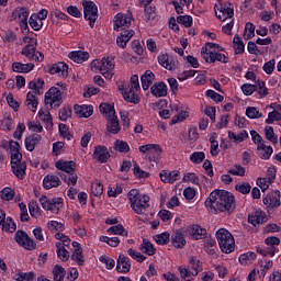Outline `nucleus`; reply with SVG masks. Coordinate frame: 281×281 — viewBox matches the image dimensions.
Wrapping results in <instances>:
<instances>
[{"instance_id": "1", "label": "nucleus", "mask_w": 281, "mask_h": 281, "mask_svg": "<svg viewBox=\"0 0 281 281\" xmlns=\"http://www.w3.org/2000/svg\"><path fill=\"white\" fill-rule=\"evenodd\" d=\"M205 206L213 212H234L236 210V199L228 191L214 190L206 199Z\"/></svg>"}, {"instance_id": "2", "label": "nucleus", "mask_w": 281, "mask_h": 281, "mask_svg": "<svg viewBox=\"0 0 281 281\" xmlns=\"http://www.w3.org/2000/svg\"><path fill=\"white\" fill-rule=\"evenodd\" d=\"M130 205L135 214H146V211L150 207V198L139 194L137 189H132L128 193Z\"/></svg>"}, {"instance_id": "3", "label": "nucleus", "mask_w": 281, "mask_h": 281, "mask_svg": "<svg viewBox=\"0 0 281 281\" xmlns=\"http://www.w3.org/2000/svg\"><path fill=\"white\" fill-rule=\"evenodd\" d=\"M217 243L220 245V249L223 254H232L234 251V247H236V241L234 240V236L229 231L225 228H220L216 232Z\"/></svg>"}, {"instance_id": "4", "label": "nucleus", "mask_w": 281, "mask_h": 281, "mask_svg": "<svg viewBox=\"0 0 281 281\" xmlns=\"http://www.w3.org/2000/svg\"><path fill=\"white\" fill-rule=\"evenodd\" d=\"M25 43H30L22 49V55L29 58V60H35L36 63H43V59L45 56L43 53L37 52L36 53V45L37 42L34 38L25 37L24 38Z\"/></svg>"}, {"instance_id": "5", "label": "nucleus", "mask_w": 281, "mask_h": 281, "mask_svg": "<svg viewBox=\"0 0 281 281\" xmlns=\"http://www.w3.org/2000/svg\"><path fill=\"white\" fill-rule=\"evenodd\" d=\"M29 16H30V12L25 7L16 8L12 12L10 21H15V23H19L23 34H30V26H27Z\"/></svg>"}, {"instance_id": "6", "label": "nucleus", "mask_w": 281, "mask_h": 281, "mask_svg": "<svg viewBox=\"0 0 281 281\" xmlns=\"http://www.w3.org/2000/svg\"><path fill=\"white\" fill-rule=\"evenodd\" d=\"M44 102L50 109H58L63 104V91L56 87H52L46 93Z\"/></svg>"}, {"instance_id": "7", "label": "nucleus", "mask_w": 281, "mask_h": 281, "mask_svg": "<svg viewBox=\"0 0 281 281\" xmlns=\"http://www.w3.org/2000/svg\"><path fill=\"white\" fill-rule=\"evenodd\" d=\"M82 5L86 21H89L90 27H93L98 21V5L93 1H83Z\"/></svg>"}, {"instance_id": "8", "label": "nucleus", "mask_w": 281, "mask_h": 281, "mask_svg": "<svg viewBox=\"0 0 281 281\" xmlns=\"http://www.w3.org/2000/svg\"><path fill=\"white\" fill-rule=\"evenodd\" d=\"M14 240L20 247L27 249V251H34L36 249L34 239L30 238V235L25 231H18L14 235Z\"/></svg>"}, {"instance_id": "9", "label": "nucleus", "mask_w": 281, "mask_h": 281, "mask_svg": "<svg viewBox=\"0 0 281 281\" xmlns=\"http://www.w3.org/2000/svg\"><path fill=\"white\" fill-rule=\"evenodd\" d=\"M40 203L44 210H48L54 214H58L60 207H63V199L61 198H54L52 200L47 199V196H42L40 199Z\"/></svg>"}, {"instance_id": "10", "label": "nucleus", "mask_w": 281, "mask_h": 281, "mask_svg": "<svg viewBox=\"0 0 281 281\" xmlns=\"http://www.w3.org/2000/svg\"><path fill=\"white\" fill-rule=\"evenodd\" d=\"M201 56L205 60V63L210 64L214 63L215 60H217L218 63H229V57L221 53L212 52L207 47H202Z\"/></svg>"}, {"instance_id": "11", "label": "nucleus", "mask_w": 281, "mask_h": 281, "mask_svg": "<svg viewBox=\"0 0 281 281\" xmlns=\"http://www.w3.org/2000/svg\"><path fill=\"white\" fill-rule=\"evenodd\" d=\"M115 59L113 57H103L101 59V65L99 68V71L104 76V78H108L111 80L113 78V69H115Z\"/></svg>"}, {"instance_id": "12", "label": "nucleus", "mask_w": 281, "mask_h": 281, "mask_svg": "<svg viewBox=\"0 0 281 281\" xmlns=\"http://www.w3.org/2000/svg\"><path fill=\"white\" fill-rule=\"evenodd\" d=\"M133 21V15L117 13L114 16V30L120 32V29L126 30V27H131V23Z\"/></svg>"}, {"instance_id": "13", "label": "nucleus", "mask_w": 281, "mask_h": 281, "mask_svg": "<svg viewBox=\"0 0 281 281\" xmlns=\"http://www.w3.org/2000/svg\"><path fill=\"white\" fill-rule=\"evenodd\" d=\"M92 157L95 159V161H99V164H106L111 157V154H109L106 146L98 145L94 147Z\"/></svg>"}, {"instance_id": "14", "label": "nucleus", "mask_w": 281, "mask_h": 281, "mask_svg": "<svg viewBox=\"0 0 281 281\" xmlns=\"http://www.w3.org/2000/svg\"><path fill=\"white\" fill-rule=\"evenodd\" d=\"M159 177H160L162 183H175V181H179V179L181 177V171H179V170H173V171L162 170V171H160Z\"/></svg>"}, {"instance_id": "15", "label": "nucleus", "mask_w": 281, "mask_h": 281, "mask_svg": "<svg viewBox=\"0 0 281 281\" xmlns=\"http://www.w3.org/2000/svg\"><path fill=\"white\" fill-rule=\"evenodd\" d=\"M150 91L155 98H166L168 95V86L164 81L156 82L151 86Z\"/></svg>"}, {"instance_id": "16", "label": "nucleus", "mask_w": 281, "mask_h": 281, "mask_svg": "<svg viewBox=\"0 0 281 281\" xmlns=\"http://www.w3.org/2000/svg\"><path fill=\"white\" fill-rule=\"evenodd\" d=\"M55 168L70 175L71 172H76V162H74V160H58L55 162Z\"/></svg>"}, {"instance_id": "17", "label": "nucleus", "mask_w": 281, "mask_h": 281, "mask_svg": "<svg viewBox=\"0 0 281 281\" xmlns=\"http://www.w3.org/2000/svg\"><path fill=\"white\" fill-rule=\"evenodd\" d=\"M116 271H119V273H128V271H131V259L124 256V254H120L119 256Z\"/></svg>"}, {"instance_id": "18", "label": "nucleus", "mask_w": 281, "mask_h": 281, "mask_svg": "<svg viewBox=\"0 0 281 281\" xmlns=\"http://www.w3.org/2000/svg\"><path fill=\"white\" fill-rule=\"evenodd\" d=\"M49 74H57L60 78H67L69 76V66L65 63L54 64L49 69Z\"/></svg>"}, {"instance_id": "19", "label": "nucleus", "mask_w": 281, "mask_h": 281, "mask_svg": "<svg viewBox=\"0 0 281 281\" xmlns=\"http://www.w3.org/2000/svg\"><path fill=\"white\" fill-rule=\"evenodd\" d=\"M248 223L254 225V227L260 225V223H267V214L262 211H254L248 215Z\"/></svg>"}, {"instance_id": "20", "label": "nucleus", "mask_w": 281, "mask_h": 281, "mask_svg": "<svg viewBox=\"0 0 281 281\" xmlns=\"http://www.w3.org/2000/svg\"><path fill=\"white\" fill-rule=\"evenodd\" d=\"M215 14L220 21H227V19H232V16H234V8H232V3H226L221 7L220 12L215 11Z\"/></svg>"}, {"instance_id": "21", "label": "nucleus", "mask_w": 281, "mask_h": 281, "mask_svg": "<svg viewBox=\"0 0 281 281\" xmlns=\"http://www.w3.org/2000/svg\"><path fill=\"white\" fill-rule=\"evenodd\" d=\"M265 205L269 207H280V191H272L266 198H263Z\"/></svg>"}, {"instance_id": "22", "label": "nucleus", "mask_w": 281, "mask_h": 281, "mask_svg": "<svg viewBox=\"0 0 281 281\" xmlns=\"http://www.w3.org/2000/svg\"><path fill=\"white\" fill-rule=\"evenodd\" d=\"M43 139V136L41 134H33L25 138V148L30 153H33L34 148L41 144V140Z\"/></svg>"}, {"instance_id": "23", "label": "nucleus", "mask_w": 281, "mask_h": 281, "mask_svg": "<svg viewBox=\"0 0 281 281\" xmlns=\"http://www.w3.org/2000/svg\"><path fill=\"white\" fill-rule=\"evenodd\" d=\"M61 181L58 176L47 175L43 180V186L45 190H52V188H58Z\"/></svg>"}, {"instance_id": "24", "label": "nucleus", "mask_w": 281, "mask_h": 281, "mask_svg": "<svg viewBox=\"0 0 281 281\" xmlns=\"http://www.w3.org/2000/svg\"><path fill=\"white\" fill-rule=\"evenodd\" d=\"M11 168L13 175H15L16 178H19L21 181L22 179H25V171L27 170V164H25V161L13 162V165H11Z\"/></svg>"}, {"instance_id": "25", "label": "nucleus", "mask_w": 281, "mask_h": 281, "mask_svg": "<svg viewBox=\"0 0 281 281\" xmlns=\"http://www.w3.org/2000/svg\"><path fill=\"white\" fill-rule=\"evenodd\" d=\"M135 36V31L130 30V31H124L116 37V45H119L122 49L126 47V43L131 41Z\"/></svg>"}, {"instance_id": "26", "label": "nucleus", "mask_w": 281, "mask_h": 281, "mask_svg": "<svg viewBox=\"0 0 281 281\" xmlns=\"http://www.w3.org/2000/svg\"><path fill=\"white\" fill-rule=\"evenodd\" d=\"M171 243L176 249H183L186 247V237L181 231H177L171 236Z\"/></svg>"}, {"instance_id": "27", "label": "nucleus", "mask_w": 281, "mask_h": 281, "mask_svg": "<svg viewBox=\"0 0 281 281\" xmlns=\"http://www.w3.org/2000/svg\"><path fill=\"white\" fill-rule=\"evenodd\" d=\"M75 113L78 117H91L93 115V106L92 105H75Z\"/></svg>"}, {"instance_id": "28", "label": "nucleus", "mask_w": 281, "mask_h": 281, "mask_svg": "<svg viewBox=\"0 0 281 281\" xmlns=\"http://www.w3.org/2000/svg\"><path fill=\"white\" fill-rule=\"evenodd\" d=\"M122 95L126 102H131L132 104H139L140 99L136 90L125 88V90L122 92Z\"/></svg>"}, {"instance_id": "29", "label": "nucleus", "mask_w": 281, "mask_h": 281, "mask_svg": "<svg viewBox=\"0 0 281 281\" xmlns=\"http://www.w3.org/2000/svg\"><path fill=\"white\" fill-rule=\"evenodd\" d=\"M12 69L15 71V74H30L32 69H34V64L29 63V64H23L19 61H14L12 64Z\"/></svg>"}, {"instance_id": "30", "label": "nucleus", "mask_w": 281, "mask_h": 281, "mask_svg": "<svg viewBox=\"0 0 281 281\" xmlns=\"http://www.w3.org/2000/svg\"><path fill=\"white\" fill-rule=\"evenodd\" d=\"M155 81V74L150 70H146L145 74L140 77V82L144 91L150 89V85Z\"/></svg>"}, {"instance_id": "31", "label": "nucleus", "mask_w": 281, "mask_h": 281, "mask_svg": "<svg viewBox=\"0 0 281 281\" xmlns=\"http://www.w3.org/2000/svg\"><path fill=\"white\" fill-rule=\"evenodd\" d=\"M189 234L193 238V240H201L205 234H207V231L200 225H192L190 226Z\"/></svg>"}, {"instance_id": "32", "label": "nucleus", "mask_w": 281, "mask_h": 281, "mask_svg": "<svg viewBox=\"0 0 281 281\" xmlns=\"http://www.w3.org/2000/svg\"><path fill=\"white\" fill-rule=\"evenodd\" d=\"M68 58L74 63H85V60H89V53L82 50L70 52Z\"/></svg>"}, {"instance_id": "33", "label": "nucleus", "mask_w": 281, "mask_h": 281, "mask_svg": "<svg viewBox=\"0 0 281 281\" xmlns=\"http://www.w3.org/2000/svg\"><path fill=\"white\" fill-rule=\"evenodd\" d=\"M106 131L109 133H112L113 135H117V133H120L121 131L120 121H117L116 116H112L111 119L108 120Z\"/></svg>"}, {"instance_id": "34", "label": "nucleus", "mask_w": 281, "mask_h": 281, "mask_svg": "<svg viewBox=\"0 0 281 281\" xmlns=\"http://www.w3.org/2000/svg\"><path fill=\"white\" fill-rule=\"evenodd\" d=\"M139 249L140 251H143V254H147V256H155L157 251L153 243H150V240L148 239H143V243L140 244Z\"/></svg>"}, {"instance_id": "35", "label": "nucleus", "mask_w": 281, "mask_h": 281, "mask_svg": "<svg viewBox=\"0 0 281 281\" xmlns=\"http://www.w3.org/2000/svg\"><path fill=\"white\" fill-rule=\"evenodd\" d=\"M55 247H56V254L59 260H61L63 262H67V260H69V251L65 249V246L63 245V243L60 241L56 243Z\"/></svg>"}, {"instance_id": "36", "label": "nucleus", "mask_w": 281, "mask_h": 281, "mask_svg": "<svg viewBox=\"0 0 281 281\" xmlns=\"http://www.w3.org/2000/svg\"><path fill=\"white\" fill-rule=\"evenodd\" d=\"M257 150H259L261 159H269L273 155V147L267 146L265 143H260Z\"/></svg>"}, {"instance_id": "37", "label": "nucleus", "mask_w": 281, "mask_h": 281, "mask_svg": "<svg viewBox=\"0 0 281 281\" xmlns=\"http://www.w3.org/2000/svg\"><path fill=\"white\" fill-rule=\"evenodd\" d=\"M99 109L104 117H109V120L115 117V108L112 104L101 103Z\"/></svg>"}, {"instance_id": "38", "label": "nucleus", "mask_w": 281, "mask_h": 281, "mask_svg": "<svg viewBox=\"0 0 281 281\" xmlns=\"http://www.w3.org/2000/svg\"><path fill=\"white\" fill-rule=\"evenodd\" d=\"M65 276H67V271L63 266L56 265L53 268V280L54 281H65Z\"/></svg>"}, {"instance_id": "39", "label": "nucleus", "mask_w": 281, "mask_h": 281, "mask_svg": "<svg viewBox=\"0 0 281 281\" xmlns=\"http://www.w3.org/2000/svg\"><path fill=\"white\" fill-rule=\"evenodd\" d=\"M25 103L33 113H36V109H38V99H36V95H34V93L29 92L26 94Z\"/></svg>"}, {"instance_id": "40", "label": "nucleus", "mask_w": 281, "mask_h": 281, "mask_svg": "<svg viewBox=\"0 0 281 281\" xmlns=\"http://www.w3.org/2000/svg\"><path fill=\"white\" fill-rule=\"evenodd\" d=\"M248 137H249V134L247 133V131H241L237 135L234 132H228V138L233 139V142H235L237 144L245 142V139H247Z\"/></svg>"}, {"instance_id": "41", "label": "nucleus", "mask_w": 281, "mask_h": 281, "mask_svg": "<svg viewBox=\"0 0 281 281\" xmlns=\"http://www.w3.org/2000/svg\"><path fill=\"white\" fill-rule=\"evenodd\" d=\"M0 225L2 226V229L9 232V234H14V232H16V223H14L12 217H7V220Z\"/></svg>"}, {"instance_id": "42", "label": "nucleus", "mask_w": 281, "mask_h": 281, "mask_svg": "<svg viewBox=\"0 0 281 281\" xmlns=\"http://www.w3.org/2000/svg\"><path fill=\"white\" fill-rule=\"evenodd\" d=\"M71 260H74V262H77V265H79V267H82V265H85V256H82V248H76L72 251V255L70 256Z\"/></svg>"}, {"instance_id": "43", "label": "nucleus", "mask_w": 281, "mask_h": 281, "mask_svg": "<svg viewBox=\"0 0 281 281\" xmlns=\"http://www.w3.org/2000/svg\"><path fill=\"white\" fill-rule=\"evenodd\" d=\"M108 233L117 236H128V231H126L122 224L111 226L110 228H108Z\"/></svg>"}, {"instance_id": "44", "label": "nucleus", "mask_w": 281, "mask_h": 281, "mask_svg": "<svg viewBox=\"0 0 281 281\" xmlns=\"http://www.w3.org/2000/svg\"><path fill=\"white\" fill-rule=\"evenodd\" d=\"M38 117L46 124V128H52L54 126L52 114L49 112H44L43 110H40Z\"/></svg>"}, {"instance_id": "45", "label": "nucleus", "mask_w": 281, "mask_h": 281, "mask_svg": "<svg viewBox=\"0 0 281 281\" xmlns=\"http://www.w3.org/2000/svg\"><path fill=\"white\" fill-rule=\"evenodd\" d=\"M256 260V252H246L239 256L240 265H251Z\"/></svg>"}, {"instance_id": "46", "label": "nucleus", "mask_w": 281, "mask_h": 281, "mask_svg": "<svg viewBox=\"0 0 281 281\" xmlns=\"http://www.w3.org/2000/svg\"><path fill=\"white\" fill-rule=\"evenodd\" d=\"M233 45H234L235 54L245 53V44L243 43V40L240 38V36L238 35L234 36Z\"/></svg>"}, {"instance_id": "47", "label": "nucleus", "mask_w": 281, "mask_h": 281, "mask_svg": "<svg viewBox=\"0 0 281 281\" xmlns=\"http://www.w3.org/2000/svg\"><path fill=\"white\" fill-rule=\"evenodd\" d=\"M189 263L191 269H193V271H191L193 277L199 276L200 271H203V268L201 267V261L196 260L194 257L190 258Z\"/></svg>"}, {"instance_id": "48", "label": "nucleus", "mask_w": 281, "mask_h": 281, "mask_svg": "<svg viewBox=\"0 0 281 281\" xmlns=\"http://www.w3.org/2000/svg\"><path fill=\"white\" fill-rule=\"evenodd\" d=\"M29 23H30L31 27L33 30H35V32H38V30H41V27H43V21L41 19H38V15H36V14H32L30 16Z\"/></svg>"}, {"instance_id": "49", "label": "nucleus", "mask_w": 281, "mask_h": 281, "mask_svg": "<svg viewBox=\"0 0 281 281\" xmlns=\"http://www.w3.org/2000/svg\"><path fill=\"white\" fill-rule=\"evenodd\" d=\"M244 36L246 41H249V38H254L256 36V26L254 23H246Z\"/></svg>"}, {"instance_id": "50", "label": "nucleus", "mask_w": 281, "mask_h": 281, "mask_svg": "<svg viewBox=\"0 0 281 281\" xmlns=\"http://www.w3.org/2000/svg\"><path fill=\"white\" fill-rule=\"evenodd\" d=\"M14 280L16 281H36L34 272H19L15 274Z\"/></svg>"}, {"instance_id": "51", "label": "nucleus", "mask_w": 281, "mask_h": 281, "mask_svg": "<svg viewBox=\"0 0 281 281\" xmlns=\"http://www.w3.org/2000/svg\"><path fill=\"white\" fill-rule=\"evenodd\" d=\"M265 135L268 142H271L272 144H278V135H276V132H273V128L271 126L265 127Z\"/></svg>"}, {"instance_id": "52", "label": "nucleus", "mask_w": 281, "mask_h": 281, "mask_svg": "<svg viewBox=\"0 0 281 281\" xmlns=\"http://www.w3.org/2000/svg\"><path fill=\"white\" fill-rule=\"evenodd\" d=\"M246 115L249 120H259V117H262V113L255 106H248L246 109Z\"/></svg>"}, {"instance_id": "53", "label": "nucleus", "mask_w": 281, "mask_h": 281, "mask_svg": "<svg viewBox=\"0 0 281 281\" xmlns=\"http://www.w3.org/2000/svg\"><path fill=\"white\" fill-rule=\"evenodd\" d=\"M158 63L161 65V67H165V69H172V63H170V57H168V54L159 55Z\"/></svg>"}, {"instance_id": "54", "label": "nucleus", "mask_w": 281, "mask_h": 281, "mask_svg": "<svg viewBox=\"0 0 281 281\" xmlns=\"http://www.w3.org/2000/svg\"><path fill=\"white\" fill-rule=\"evenodd\" d=\"M157 245H168L170 243V235L168 233H161L154 237Z\"/></svg>"}, {"instance_id": "55", "label": "nucleus", "mask_w": 281, "mask_h": 281, "mask_svg": "<svg viewBox=\"0 0 281 281\" xmlns=\"http://www.w3.org/2000/svg\"><path fill=\"white\" fill-rule=\"evenodd\" d=\"M114 150H117L119 153H128L131 147L128 146V143L124 140H116L114 144Z\"/></svg>"}, {"instance_id": "56", "label": "nucleus", "mask_w": 281, "mask_h": 281, "mask_svg": "<svg viewBox=\"0 0 281 281\" xmlns=\"http://www.w3.org/2000/svg\"><path fill=\"white\" fill-rule=\"evenodd\" d=\"M126 89H131L134 91H139V77L137 75H133L130 79V83L127 85Z\"/></svg>"}, {"instance_id": "57", "label": "nucleus", "mask_w": 281, "mask_h": 281, "mask_svg": "<svg viewBox=\"0 0 281 281\" xmlns=\"http://www.w3.org/2000/svg\"><path fill=\"white\" fill-rule=\"evenodd\" d=\"M128 256H131V258H133V260H136L137 262H144V260H146V256L142 255V252L130 248L127 250Z\"/></svg>"}, {"instance_id": "58", "label": "nucleus", "mask_w": 281, "mask_h": 281, "mask_svg": "<svg viewBox=\"0 0 281 281\" xmlns=\"http://www.w3.org/2000/svg\"><path fill=\"white\" fill-rule=\"evenodd\" d=\"M2 201H12L14 199V191L11 188H4L0 192Z\"/></svg>"}, {"instance_id": "59", "label": "nucleus", "mask_w": 281, "mask_h": 281, "mask_svg": "<svg viewBox=\"0 0 281 281\" xmlns=\"http://www.w3.org/2000/svg\"><path fill=\"white\" fill-rule=\"evenodd\" d=\"M235 190L241 194H249L251 192V184L248 182H243L235 186Z\"/></svg>"}, {"instance_id": "60", "label": "nucleus", "mask_w": 281, "mask_h": 281, "mask_svg": "<svg viewBox=\"0 0 281 281\" xmlns=\"http://www.w3.org/2000/svg\"><path fill=\"white\" fill-rule=\"evenodd\" d=\"M91 192L93 196H102L104 192V187L100 182H93L91 186Z\"/></svg>"}, {"instance_id": "61", "label": "nucleus", "mask_w": 281, "mask_h": 281, "mask_svg": "<svg viewBox=\"0 0 281 281\" xmlns=\"http://www.w3.org/2000/svg\"><path fill=\"white\" fill-rule=\"evenodd\" d=\"M177 23L184 25V27H192V16L190 15H179L177 18Z\"/></svg>"}, {"instance_id": "62", "label": "nucleus", "mask_w": 281, "mask_h": 281, "mask_svg": "<svg viewBox=\"0 0 281 281\" xmlns=\"http://www.w3.org/2000/svg\"><path fill=\"white\" fill-rule=\"evenodd\" d=\"M100 240L101 243H106L110 247H117L120 245V238L117 237L101 236Z\"/></svg>"}, {"instance_id": "63", "label": "nucleus", "mask_w": 281, "mask_h": 281, "mask_svg": "<svg viewBox=\"0 0 281 281\" xmlns=\"http://www.w3.org/2000/svg\"><path fill=\"white\" fill-rule=\"evenodd\" d=\"M205 159V153L203 151H194L191 156H190V160L193 164H203V160Z\"/></svg>"}, {"instance_id": "64", "label": "nucleus", "mask_w": 281, "mask_h": 281, "mask_svg": "<svg viewBox=\"0 0 281 281\" xmlns=\"http://www.w3.org/2000/svg\"><path fill=\"white\" fill-rule=\"evenodd\" d=\"M71 117V108L65 106L59 111V120L61 122H67Z\"/></svg>"}]
</instances>
